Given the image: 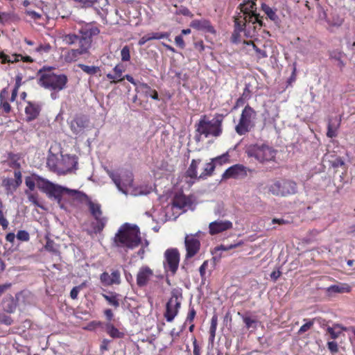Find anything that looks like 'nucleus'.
Listing matches in <instances>:
<instances>
[{
    "label": "nucleus",
    "instance_id": "50",
    "mask_svg": "<svg viewBox=\"0 0 355 355\" xmlns=\"http://www.w3.org/2000/svg\"><path fill=\"white\" fill-rule=\"evenodd\" d=\"M110 275V279L112 281V285L113 284H119L121 283V274L120 272L118 270H113L111 272Z\"/></svg>",
    "mask_w": 355,
    "mask_h": 355
},
{
    "label": "nucleus",
    "instance_id": "12",
    "mask_svg": "<svg viewBox=\"0 0 355 355\" xmlns=\"http://www.w3.org/2000/svg\"><path fill=\"white\" fill-rule=\"evenodd\" d=\"M89 119L84 114H77L69 123L71 132L78 135H82L89 126Z\"/></svg>",
    "mask_w": 355,
    "mask_h": 355
},
{
    "label": "nucleus",
    "instance_id": "52",
    "mask_svg": "<svg viewBox=\"0 0 355 355\" xmlns=\"http://www.w3.org/2000/svg\"><path fill=\"white\" fill-rule=\"evenodd\" d=\"M177 15H182L184 16L193 17V15L192 12L189 10V9L185 6H181L177 10H176Z\"/></svg>",
    "mask_w": 355,
    "mask_h": 355
},
{
    "label": "nucleus",
    "instance_id": "21",
    "mask_svg": "<svg viewBox=\"0 0 355 355\" xmlns=\"http://www.w3.org/2000/svg\"><path fill=\"white\" fill-rule=\"evenodd\" d=\"M137 92H142L146 97H150L154 100H159L158 93L156 90L153 89L148 84L139 83L136 87Z\"/></svg>",
    "mask_w": 355,
    "mask_h": 355
},
{
    "label": "nucleus",
    "instance_id": "5",
    "mask_svg": "<svg viewBox=\"0 0 355 355\" xmlns=\"http://www.w3.org/2000/svg\"><path fill=\"white\" fill-rule=\"evenodd\" d=\"M268 191L276 196L286 197L297 192V183L290 179L275 180L268 186Z\"/></svg>",
    "mask_w": 355,
    "mask_h": 355
},
{
    "label": "nucleus",
    "instance_id": "29",
    "mask_svg": "<svg viewBox=\"0 0 355 355\" xmlns=\"http://www.w3.org/2000/svg\"><path fill=\"white\" fill-rule=\"evenodd\" d=\"M215 170L214 163L211 161L204 164L202 173L198 176V180H206L213 175Z\"/></svg>",
    "mask_w": 355,
    "mask_h": 355
},
{
    "label": "nucleus",
    "instance_id": "33",
    "mask_svg": "<svg viewBox=\"0 0 355 355\" xmlns=\"http://www.w3.org/2000/svg\"><path fill=\"white\" fill-rule=\"evenodd\" d=\"M255 1L256 0H244L239 5L241 12L243 14H247L248 12H256L257 4Z\"/></svg>",
    "mask_w": 355,
    "mask_h": 355
},
{
    "label": "nucleus",
    "instance_id": "18",
    "mask_svg": "<svg viewBox=\"0 0 355 355\" xmlns=\"http://www.w3.org/2000/svg\"><path fill=\"white\" fill-rule=\"evenodd\" d=\"M232 228V223L230 220H217L209 223V229L211 235L219 234Z\"/></svg>",
    "mask_w": 355,
    "mask_h": 355
},
{
    "label": "nucleus",
    "instance_id": "23",
    "mask_svg": "<svg viewBox=\"0 0 355 355\" xmlns=\"http://www.w3.org/2000/svg\"><path fill=\"white\" fill-rule=\"evenodd\" d=\"M202 160L200 159H193L191 160V162L186 171L187 177L191 179L198 180L199 175H198V168Z\"/></svg>",
    "mask_w": 355,
    "mask_h": 355
},
{
    "label": "nucleus",
    "instance_id": "64",
    "mask_svg": "<svg viewBox=\"0 0 355 355\" xmlns=\"http://www.w3.org/2000/svg\"><path fill=\"white\" fill-rule=\"evenodd\" d=\"M241 32H237L234 30V32L232 33V37H231V41L232 43L238 44L240 42V35Z\"/></svg>",
    "mask_w": 355,
    "mask_h": 355
},
{
    "label": "nucleus",
    "instance_id": "2",
    "mask_svg": "<svg viewBox=\"0 0 355 355\" xmlns=\"http://www.w3.org/2000/svg\"><path fill=\"white\" fill-rule=\"evenodd\" d=\"M52 67H44L37 74L40 76L37 83L41 87L53 92H60L66 87L68 78L64 74H55L51 71Z\"/></svg>",
    "mask_w": 355,
    "mask_h": 355
},
{
    "label": "nucleus",
    "instance_id": "35",
    "mask_svg": "<svg viewBox=\"0 0 355 355\" xmlns=\"http://www.w3.org/2000/svg\"><path fill=\"white\" fill-rule=\"evenodd\" d=\"M229 154L228 153H223V155L216 157L211 159V162L214 163L215 168L217 166H222L223 164L229 162Z\"/></svg>",
    "mask_w": 355,
    "mask_h": 355
},
{
    "label": "nucleus",
    "instance_id": "10",
    "mask_svg": "<svg viewBox=\"0 0 355 355\" xmlns=\"http://www.w3.org/2000/svg\"><path fill=\"white\" fill-rule=\"evenodd\" d=\"M107 174L112 180L119 191L124 194H127V187H131L133 182L132 174L128 172L122 177L113 171H108Z\"/></svg>",
    "mask_w": 355,
    "mask_h": 355
},
{
    "label": "nucleus",
    "instance_id": "3",
    "mask_svg": "<svg viewBox=\"0 0 355 355\" xmlns=\"http://www.w3.org/2000/svg\"><path fill=\"white\" fill-rule=\"evenodd\" d=\"M223 115L220 114H215L211 120L206 115H202L195 124L196 132L203 134L205 137H218L223 133Z\"/></svg>",
    "mask_w": 355,
    "mask_h": 355
},
{
    "label": "nucleus",
    "instance_id": "40",
    "mask_svg": "<svg viewBox=\"0 0 355 355\" xmlns=\"http://www.w3.org/2000/svg\"><path fill=\"white\" fill-rule=\"evenodd\" d=\"M0 58L2 59L3 62H15L19 61L20 59H22L23 55L21 54H13L11 57L3 54L0 56Z\"/></svg>",
    "mask_w": 355,
    "mask_h": 355
},
{
    "label": "nucleus",
    "instance_id": "26",
    "mask_svg": "<svg viewBox=\"0 0 355 355\" xmlns=\"http://www.w3.org/2000/svg\"><path fill=\"white\" fill-rule=\"evenodd\" d=\"M238 315L241 317L245 325V327L249 329H256L257 327V324L259 322L258 320L256 317H252L249 315L248 313L241 314V313H238Z\"/></svg>",
    "mask_w": 355,
    "mask_h": 355
},
{
    "label": "nucleus",
    "instance_id": "6",
    "mask_svg": "<svg viewBox=\"0 0 355 355\" xmlns=\"http://www.w3.org/2000/svg\"><path fill=\"white\" fill-rule=\"evenodd\" d=\"M257 113L249 105L242 110L238 124L235 126V131L239 135H244L249 132L254 126V120Z\"/></svg>",
    "mask_w": 355,
    "mask_h": 355
},
{
    "label": "nucleus",
    "instance_id": "28",
    "mask_svg": "<svg viewBox=\"0 0 355 355\" xmlns=\"http://www.w3.org/2000/svg\"><path fill=\"white\" fill-rule=\"evenodd\" d=\"M245 15L244 19L245 22H252V24H258L260 26L263 25L262 18L259 13L256 12H248L247 14H243Z\"/></svg>",
    "mask_w": 355,
    "mask_h": 355
},
{
    "label": "nucleus",
    "instance_id": "20",
    "mask_svg": "<svg viewBox=\"0 0 355 355\" xmlns=\"http://www.w3.org/2000/svg\"><path fill=\"white\" fill-rule=\"evenodd\" d=\"M190 26L198 31H205L209 33H216L214 26L209 20L206 19H194L190 23Z\"/></svg>",
    "mask_w": 355,
    "mask_h": 355
},
{
    "label": "nucleus",
    "instance_id": "15",
    "mask_svg": "<svg viewBox=\"0 0 355 355\" xmlns=\"http://www.w3.org/2000/svg\"><path fill=\"white\" fill-rule=\"evenodd\" d=\"M184 244L187 250L186 258L190 259L195 256L199 251L200 248V242L195 238L194 235H186Z\"/></svg>",
    "mask_w": 355,
    "mask_h": 355
},
{
    "label": "nucleus",
    "instance_id": "57",
    "mask_svg": "<svg viewBox=\"0 0 355 355\" xmlns=\"http://www.w3.org/2000/svg\"><path fill=\"white\" fill-rule=\"evenodd\" d=\"M9 223L5 218L2 209H0V225L3 230H6L8 227Z\"/></svg>",
    "mask_w": 355,
    "mask_h": 355
},
{
    "label": "nucleus",
    "instance_id": "8",
    "mask_svg": "<svg viewBox=\"0 0 355 355\" xmlns=\"http://www.w3.org/2000/svg\"><path fill=\"white\" fill-rule=\"evenodd\" d=\"M85 199L87 200L89 211L96 220V223H93L94 230L96 233H100L103 231L107 223V218L102 216L101 205L99 203L93 202L88 196Z\"/></svg>",
    "mask_w": 355,
    "mask_h": 355
},
{
    "label": "nucleus",
    "instance_id": "34",
    "mask_svg": "<svg viewBox=\"0 0 355 355\" xmlns=\"http://www.w3.org/2000/svg\"><path fill=\"white\" fill-rule=\"evenodd\" d=\"M261 10L271 21L274 22H277L279 21V17L276 14L277 9H273L267 4L263 3L261 4Z\"/></svg>",
    "mask_w": 355,
    "mask_h": 355
},
{
    "label": "nucleus",
    "instance_id": "25",
    "mask_svg": "<svg viewBox=\"0 0 355 355\" xmlns=\"http://www.w3.org/2000/svg\"><path fill=\"white\" fill-rule=\"evenodd\" d=\"M172 205L174 207L182 209L190 205V200L184 194H176L173 199Z\"/></svg>",
    "mask_w": 355,
    "mask_h": 355
},
{
    "label": "nucleus",
    "instance_id": "36",
    "mask_svg": "<svg viewBox=\"0 0 355 355\" xmlns=\"http://www.w3.org/2000/svg\"><path fill=\"white\" fill-rule=\"evenodd\" d=\"M78 67L89 75H95L100 71V68L96 66H88L84 64H78Z\"/></svg>",
    "mask_w": 355,
    "mask_h": 355
},
{
    "label": "nucleus",
    "instance_id": "45",
    "mask_svg": "<svg viewBox=\"0 0 355 355\" xmlns=\"http://www.w3.org/2000/svg\"><path fill=\"white\" fill-rule=\"evenodd\" d=\"M246 44L252 46L255 52L259 55V58H265L268 56L266 51L260 49L252 41L247 42Z\"/></svg>",
    "mask_w": 355,
    "mask_h": 355
},
{
    "label": "nucleus",
    "instance_id": "41",
    "mask_svg": "<svg viewBox=\"0 0 355 355\" xmlns=\"http://www.w3.org/2000/svg\"><path fill=\"white\" fill-rule=\"evenodd\" d=\"M75 3L79 4L83 8H89L94 7L99 0H72Z\"/></svg>",
    "mask_w": 355,
    "mask_h": 355
},
{
    "label": "nucleus",
    "instance_id": "51",
    "mask_svg": "<svg viewBox=\"0 0 355 355\" xmlns=\"http://www.w3.org/2000/svg\"><path fill=\"white\" fill-rule=\"evenodd\" d=\"M13 322V320L12 318L4 313H0V323L6 324L7 326L11 325Z\"/></svg>",
    "mask_w": 355,
    "mask_h": 355
},
{
    "label": "nucleus",
    "instance_id": "59",
    "mask_svg": "<svg viewBox=\"0 0 355 355\" xmlns=\"http://www.w3.org/2000/svg\"><path fill=\"white\" fill-rule=\"evenodd\" d=\"M338 324H336L334 327H328L327 329V332L330 334L332 339H336L339 336L340 332H336L334 331L335 327H339Z\"/></svg>",
    "mask_w": 355,
    "mask_h": 355
},
{
    "label": "nucleus",
    "instance_id": "55",
    "mask_svg": "<svg viewBox=\"0 0 355 355\" xmlns=\"http://www.w3.org/2000/svg\"><path fill=\"white\" fill-rule=\"evenodd\" d=\"M16 237L17 238V239L22 241H28L30 239L29 234L26 230L18 231Z\"/></svg>",
    "mask_w": 355,
    "mask_h": 355
},
{
    "label": "nucleus",
    "instance_id": "46",
    "mask_svg": "<svg viewBox=\"0 0 355 355\" xmlns=\"http://www.w3.org/2000/svg\"><path fill=\"white\" fill-rule=\"evenodd\" d=\"M124 71V67L122 64H117L113 69V73L114 76L117 78V81H122L123 80V78H121L123 72Z\"/></svg>",
    "mask_w": 355,
    "mask_h": 355
},
{
    "label": "nucleus",
    "instance_id": "53",
    "mask_svg": "<svg viewBox=\"0 0 355 355\" xmlns=\"http://www.w3.org/2000/svg\"><path fill=\"white\" fill-rule=\"evenodd\" d=\"M150 38L152 40H160L164 38H168L170 34L167 32L161 33H150Z\"/></svg>",
    "mask_w": 355,
    "mask_h": 355
},
{
    "label": "nucleus",
    "instance_id": "1",
    "mask_svg": "<svg viewBox=\"0 0 355 355\" xmlns=\"http://www.w3.org/2000/svg\"><path fill=\"white\" fill-rule=\"evenodd\" d=\"M141 243L139 228L129 223L122 225L114 237V244L117 248L132 250Z\"/></svg>",
    "mask_w": 355,
    "mask_h": 355
},
{
    "label": "nucleus",
    "instance_id": "32",
    "mask_svg": "<svg viewBox=\"0 0 355 355\" xmlns=\"http://www.w3.org/2000/svg\"><path fill=\"white\" fill-rule=\"evenodd\" d=\"M99 33L98 28L92 26H86L79 31L80 34H83L88 39H92L93 36L98 35Z\"/></svg>",
    "mask_w": 355,
    "mask_h": 355
},
{
    "label": "nucleus",
    "instance_id": "62",
    "mask_svg": "<svg viewBox=\"0 0 355 355\" xmlns=\"http://www.w3.org/2000/svg\"><path fill=\"white\" fill-rule=\"evenodd\" d=\"M196 312L193 307H190L189 310V313L186 319V322H193L195 316H196Z\"/></svg>",
    "mask_w": 355,
    "mask_h": 355
},
{
    "label": "nucleus",
    "instance_id": "42",
    "mask_svg": "<svg viewBox=\"0 0 355 355\" xmlns=\"http://www.w3.org/2000/svg\"><path fill=\"white\" fill-rule=\"evenodd\" d=\"M108 5V1L105 0V3L102 6L94 7V10L97 15H98L101 18L105 19L107 15V9L105 8L106 6Z\"/></svg>",
    "mask_w": 355,
    "mask_h": 355
},
{
    "label": "nucleus",
    "instance_id": "63",
    "mask_svg": "<svg viewBox=\"0 0 355 355\" xmlns=\"http://www.w3.org/2000/svg\"><path fill=\"white\" fill-rule=\"evenodd\" d=\"M175 42L178 46L183 49L185 47V43L182 35H178L175 37Z\"/></svg>",
    "mask_w": 355,
    "mask_h": 355
},
{
    "label": "nucleus",
    "instance_id": "30",
    "mask_svg": "<svg viewBox=\"0 0 355 355\" xmlns=\"http://www.w3.org/2000/svg\"><path fill=\"white\" fill-rule=\"evenodd\" d=\"M105 331L112 338H123L125 336L124 333L120 331L110 322L105 324Z\"/></svg>",
    "mask_w": 355,
    "mask_h": 355
},
{
    "label": "nucleus",
    "instance_id": "48",
    "mask_svg": "<svg viewBox=\"0 0 355 355\" xmlns=\"http://www.w3.org/2000/svg\"><path fill=\"white\" fill-rule=\"evenodd\" d=\"M121 57L123 62H128L130 60V47L124 46L121 51Z\"/></svg>",
    "mask_w": 355,
    "mask_h": 355
},
{
    "label": "nucleus",
    "instance_id": "58",
    "mask_svg": "<svg viewBox=\"0 0 355 355\" xmlns=\"http://www.w3.org/2000/svg\"><path fill=\"white\" fill-rule=\"evenodd\" d=\"M3 186L6 188V190H10L11 187L14 189L15 181L13 179L6 178L3 180Z\"/></svg>",
    "mask_w": 355,
    "mask_h": 355
},
{
    "label": "nucleus",
    "instance_id": "14",
    "mask_svg": "<svg viewBox=\"0 0 355 355\" xmlns=\"http://www.w3.org/2000/svg\"><path fill=\"white\" fill-rule=\"evenodd\" d=\"M25 293L19 292L16 294L15 299L12 296L5 297L2 301L3 310L8 313H12L15 311L17 306L24 299Z\"/></svg>",
    "mask_w": 355,
    "mask_h": 355
},
{
    "label": "nucleus",
    "instance_id": "61",
    "mask_svg": "<svg viewBox=\"0 0 355 355\" xmlns=\"http://www.w3.org/2000/svg\"><path fill=\"white\" fill-rule=\"evenodd\" d=\"M82 285L73 287L70 292V297L73 300H76L78 297V295L80 292Z\"/></svg>",
    "mask_w": 355,
    "mask_h": 355
},
{
    "label": "nucleus",
    "instance_id": "16",
    "mask_svg": "<svg viewBox=\"0 0 355 355\" xmlns=\"http://www.w3.org/2000/svg\"><path fill=\"white\" fill-rule=\"evenodd\" d=\"M247 175L246 168L241 164H235L225 171L222 175V180H227L230 178H239L245 177Z\"/></svg>",
    "mask_w": 355,
    "mask_h": 355
},
{
    "label": "nucleus",
    "instance_id": "13",
    "mask_svg": "<svg viewBox=\"0 0 355 355\" xmlns=\"http://www.w3.org/2000/svg\"><path fill=\"white\" fill-rule=\"evenodd\" d=\"M92 39H88L83 34L78 35V40H77V44L78 48L76 49H71L69 51V56L76 59L78 56L85 54H88L89 51L92 46Z\"/></svg>",
    "mask_w": 355,
    "mask_h": 355
},
{
    "label": "nucleus",
    "instance_id": "43",
    "mask_svg": "<svg viewBox=\"0 0 355 355\" xmlns=\"http://www.w3.org/2000/svg\"><path fill=\"white\" fill-rule=\"evenodd\" d=\"M78 40V35L67 34L63 37V42L69 45L76 44Z\"/></svg>",
    "mask_w": 355,
    "mask_h": 355
},
{
    "label": "nucleus",
    "instance_id": "37",
    "mask_svg": "<svg viewBox=\"0 0 355 355\" xmlns=\"http://www.w3.org/2000/svg\"><path fill=\"white\" fill-rule=\"evenodd\" d=\"M8 159L10 161V166L15 168H20L21 165L18 162L19 159V157L17 154H15L12 153H9L8 154Z\"/></svg>",
    "mask_w": 355,
    "mask_h": 355
},
{
    "label": "nucleus",
    "instance_id": "31",
    "mask_svg": "<svg viewBox=\"0 0 355 355\" xmlns=\"http://www.w3.org/2000/svg\"><path fill=\"white\" fill-rule=\"evenodd\" d=\"M340 119H335L329 121L327 126V136L329 138H334L337 136V130L340 126Z\"/></svg>",
    "mask_w": 355,
    "mask_h": 355
},
{
    "label": "nucleus",
    "instance_id": "44",
    "mask_svg": "<svg viewBox=\"0 0 355 355\" xmlns=\"http://www.w3.org/2000/svg\"><path fill=\"white\" fill-rule=\"evenodd\" d=\"M304 321L306 322L304 324H303L298 331V334H302L303 333L309 330L314 324V319L313 320H308V319H304Z\"/></svg>",
    "mask_w": 355,
    "mask_h": 355
},
{
    "label": "nucleus",
    "instance_id": "60",
    "mask_svg": "<svg viewBox=\"0 0 355 355\" xmlns=\"http://www.w3.org/2000/svg\"><path fill=\"white\" fill-rule=\"evenodd\" d=\"M208 266V261H205L199 268V272L201 279L203 280L205 279V270Z\"/></svg>",
    "mask_w": 355,
    "mask_h": 355
},
{
    "label": "nucleus",
    "instance_id": "17",
    "mask_svg": "<svg viewBox=\"0 0 355 355\" xmlns=\"http://www.w3.org/2000/svg\"><path fill=\"white\" fill-rule=\"evenodd\" d=\"M42 107L41 102L27 101L25 114L27 121H32L40 115Z\"/></svg>",
    "mask_w": 355,
    "mask_h": 355
},
{
    "label": "nucleus",
    "instance_id": "4",
    "mask_svg": "<svg viewBox=\"0 0 355 355\" xmlns=\"http://www.w3.org/2000/svg\"><path fill=\"white\" fill-rule=\"evenodd\" d=\"M38 189L50 199L58 198V196L64 194L79 200H81L82 198H87V196L83 192L55 184L48 180L43 183L38 184Z\"/></svg>",
    "mask_w": 355,
    "mask_h": 355
},
{
    "label": "nucleus",
    "instance_id": "24",
    "mask_svg": "<svg viewBox=\"0 0 355 355\" xmlns=\"http://www.w3.org/2000/svg\"><path fill=\"white\" fill-rule=\"evenodd\" d=\"M102 296L110 305L114 306L115 309L119 306L120 297H121V295L119 293L109 291L107 294H102Z\"/></svg>",
    "mask_w": 355,
    "mask_h": 355
},
{
    "label": "nucleus",
    "instance_id": "11",
    "mask_svg": "<svg viewBox=\"0 0 355 355\" xmlns=\"http://www.w3.org/2000/svg\"><path fill=\"white\" fill-rule=\"evenodd\" d=\"M165 261L164 263L166 271H170L173 275L177 272L180 262V254L175 248L168 249L164 253Z\"/></svg>",
    "mask_w": 355,
    "mask_h": 355
},
{
    "label": "nucleus",
    "instance_id": "38",
    "mask_svg": "<svg viewBox=\"0 0 355 355\" xmlns=\"http://www.w3.org/2000/svg\"><path fill=\"white\" fill-rule=\"evenodd\" d=\"M25 193L28 196V200L32 202L35 206L41 208L43 210H46V209L43 206L38 200L37 194L31 193L28 192L27 190L25 191Z\"/></svg>",
    "mask_w": 355,
    "mask_h": 355
},
{
    "label": "nucleus",
    "instance_id": "47",
    "mask_svg": "<svg viewBox=\"0 0 355 355\" xmlns=\"http://www.w3.org/2000/svg\"><path fill=\"white\" fill-rule=\"evenodd\" d=\"M330 166L334 168L345 166V162L340 157H335L332 160L329 161Z\"/></svg>",
    "mask_w": 355,
    "mask_h": 355
},
{
    "label": "nucleus",
    "instance_id": "49",
    "mask_svg": "<svg viewBox=\"0 0 355 355\" xmlns=\"http://www.w3.org/2000/svg\"><path fill=\"white\" fill-rule=\"evenodd\" d=\"M100 280L101 283L105 286L112 285V281L110 279V275L107 272H103L100 275Z\"/></svg>",
    "mask_w": 355,
    "mask_h": 355
},
{
    "label": "nucleus",
    "instance_id": "9",
    "mask_svg": "<svg viewBox=\"0 0 355 355\" xmlns=\"http://www.w3.org/2000/svg\"><path fill=\"white\" fill-rule=\"evenodd\" d=\"M179 297L182 298V294L173 291L171 297L166 303L164 317L167 322H172L178 313L181 305L180 301L178 300Z\"/></svg>",
    "mask_w": 355,
    "mask_h": 355
},
{
    "label": "nucleus",
    "instance_id": "27",
    "mask_svg": "<svg viewBox=\"0 0 355 355\" xmlns=\"http://www.w3.org/2000/svg\"><path fill=\"white\" fill-rule=\"evenodd\" d=\"M349 291V286L343 284L331 285L327 288V292L329 295L333 293H344Z\"/></svg>",
    "mask_w": 355,
    "mask_h": 355
},
{
    "label": "nucleus",
    "instance_id": "7",
    "mask_svg": "<svg viewBox=\"0 0 355 355\" xmlns=\"http://www.w3.org/2000/svg\"><path fill=\"white\" fill-rule=\"evenodd\" d=\"M277 151L267 145H251L247 150L248 157H254L261 163L272 160L276 155Z\"/></svg>",
    "mask_w": 355,
    "mask_h": 355
},
{
    "label": "nucleus",
    "instance_id": "19",
    "mask_svg": "<svg viewBox=\"0 0 355 355\" xmlns=\"http://www.w3.org/2000/svg\"><path fill=\"white\" fill-rule=\"evenodd\" d=\"M153 275V271L147 266L139 268L137 275V284L139 287L147 285L148 281Z\"/></svg>",
    "mask_w": 355,
    "mask_h": 355
},
{
    "label": "nucleus",
    "instance_id": "39",
    "mask_svg": "<svg viewBox=\"0 0 355 355\" xmlns=\"http://www.w3.org/2000/svg\"><path fill=\"white\" fill-rule=\"evenodd\" d=\"M44 248L47 251L51 252L53 253L54 254H60V252L58 250V246L51 239H48L46 240V243L44 245Z\"/></svg>",
    "mask_w": 355,
    "mask_h": 355
},
{
    "label": "nucleus",
    "instance_id": "56",
    "mask_svg": "<svg viewBox=\"0 0 355 355\" xmlns=\"http://www.w3.org/2000/svg\"><path fill=\"white\" fill-rule=\"evenodd\" d=\"M245 23H242L238 19H235L234 20V31L237 32L244 31L245 29Z\"/></svg>",
    "mask_w": 355,
    "mask_h": 355
},
{
    "label": "nucleus",
    "instance_id": "22",
    "mask_svg": "<svg viewBox=\"0 0 355 355\" xmlns=\"http://www.w3.org/2000/svg\"><path fill=\"white\" fill-rule=\"evenodd\" d=\"M46 180L38 175L33 174L31 176L26 177L25 184L30 191H33L35 185L38 187V184L44 182Z\"/></svg>",
    "mask_w": 355,
    "mask_h": 355
},
{
    "label": "nucleus",
    "instance_id": "54",
    "mask_svg": "<svg viewBox=\"0 0 355 355\" xmlns=\"http://www.w3.org/2000/svg\"><path fill=\"white\" fill-rule=\"evenodd\" d=\"M15 184H14V190H16L22 183V177L21 173L19 171H15Z\"/></svg>",
    "mask_w": 355,
    "mask_h": 355
}]
</instances>
